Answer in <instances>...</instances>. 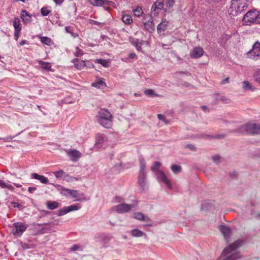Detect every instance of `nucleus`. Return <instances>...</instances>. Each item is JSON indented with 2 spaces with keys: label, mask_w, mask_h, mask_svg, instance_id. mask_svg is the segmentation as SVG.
<instances>
[{
  "label": "nucleus",
  "mask_w": 260,
  "mask_h": 260,
  "mask_svg": "<svg viewBox=\"0 0 260 260\" xmlns=\"http://www.w3.org/2000/svg\"><path fill=\"white\" fill-rule=\"evenodd\" d=\"M244 243V240H238L230 244L224 249L219 260H236L241 258V254L237 250Z\"/></svg>",
  "instance_id": "1"
},
{
  "label": "nucleus",
  "mask_w": 260,
  "mask_h": 260,
  "mask_svg": "<svg viewBox=\"0 0 260 260\" xmlns=\"http://www.w3.org/2000/svg\"><path fill=\"white\" fill-rule=\"evenodd\" d=\"M248 0H232L229 13L232 16H236L245 11L248 6Z\"/></svg>",
  "instance_id": "2"
},
{
  "label": "nucleus",
  "mask_w": 260,
  "mask_h": 260,
  "mask_svg": "<svg viewBox=\"0 0 260 260\" xmlns=\"http://www.w3.org/2000/svg\"><path fill=\"white\" fill-rule=\"evenodd\" d=\"M98 122L105 128H110L112 125V115L107 109H101L96 116Z\"/></svg>",
  "instance_id": "3"
},
{
  "label": "nucleus",
  "mask_w": 260,
  "mask_h": 260,
  "mask_svg": "<svg viewBox=\"0 0 260 260\" xmlns=\"http://www.w3.org/2000/svg\"><path fill=\"white\" fill-rule=\"evenodd\" d=\"M161 166L160 162L156 161L154 162V165L151 167V170L156 173L157 178L160 179L164 183H165L168 188H172V184L169 180L168 179L164 172L162 171H159L158 169Z\"/></svg>",
  "instance_id": "4"
},
{
  "label": "nucleus",
  "mask_w": 260,
  "mask_h": 260,
  "mask_svg": "<svg viewBox=\"0 0 260 260\" xmlns=\"http://www.w3.org/2000/svg\"><path fill=\"white\" fill-rule=\"evenodd\" d=\"M259 12L256 10H251L248 11L244 16L242 21L244 24L250 25L254 23L259 18Z\"/></svg>",
  "instance_id": "5"
},
{
  "label": "nucleus",
  "mask_w": 260,
  "mask_h": 260,
  "mask_svg": "<svg viewBox=\"0 0 260 260\" xmlns=\"http://www.w3.org/2000/svg\"><path fill=\"white\" fill-rule=\"evenodd\" d=\"M247 58L254 61L260 59V43L255 42L252 48L247 53Z\"/></svg>",
  "instance_id": "6"
},
{
  "label": "nucleus",
  "mask_w": 260,
  "mask_h": 260,
  "mask_svg": "<svg viewBox=\"0 0 260 260\" xmlns=\"http://www.w3.org/2000/svg\"><path fill=\"white\" fill-rule=\"evenodd\" d=\"M27 228V225L24 223L17 222L13 224L12 233L14 235L20 237L26 230Z\"/></svg>",
  "instance_id": "7"
},
{
  "label": "nucleus",
  "mask_w": 260,
  "mask_h": 260,
  "mask_svg": "<svg viewBox=\"0 0 260 260\" xmlns=\"http://www.w3.org/2000/svg\"><path fill=\"white\" fill-rule=\"evenodd\" d=\"M134 206L132 204L122 203L113 207L111 210L113 211H116L118 213L121 214L130 211Z\"/></svg>",
  "instance_id": "8"
},
{
  "label": "nucleus",
  "mask_w": 260,
  "mask_h": 260,
  "mask_svg": "<svg viewBox=\"0 0 260 260\" xmlns=\"http://www.w3.org/2000/svg\"><path fill=\"white\" fill-rule=\"evenodd\" d=\"M247 133L255 135L260 134V124L256 123H248L242 126Z\"/></svg>",
  "instance_id": "9"
},
{
  "label": "nucleus",
  "mask_w": 260,
  "mask_h": 260,
  "mask_svg": "<svg viewBox=\"0 0 260 260\" xmlns=\"http://www.w3.org/2000/svg\"><path fill=\"white\" fill-rule=\"evenodd\" d=\"M143 23L146 29L149 32L154 30V25L150 16L145 15L143 16Z\"/></svg>",
  "instance_id": "10"
},
{
  "label": "nucleus",
  "mask_w": 260,
  "mask_h": 260,
  "mask_svg": "<svg viewBox=\"0 0 260 260\" xmlns=\"http://www.w3.org/2000/svg\"><path fill=\"white\" fill-rule=\"evenodd\" d=\"M72 62L74 63L75 68L80 70H82L84 67L88 68L93 67V64L90 63L89 61H85L82 60H80L78 58L73 59Z\"/></svg>",
  "instance_id": "11"
},
{
  "label": "nucleus",
  "mask_w": 260,
  "mask_h": 260,
  "mask_svg": "<svg viewBox=\"0 0 260 260\" xmlns=\"http://www.w3.org/2000/svg\"><path fill=\"white\" fill-rule=\"evenodd\" d=\"M164 0H157L152 5L151 12V13L155 14L159 12L164 8Z\"/></svg>",
  "instance_id": "12"
},
{
  "label": "nucleus",
  "mask_w": 260,
  "mask_h": 260,
  "mask_svg": "<svg viewBox=\"0 0 260 260\" xmlns=\"http://www.w3.org/2000/svg\"><path fill=\"white\" fill-rule=\"evenodd\" d=\"M204 52L202 48L195 47L190 51V55L193 58H197L201 57L203 55Z\"/></svg>",
  "instance_id": "13"
},
{
  "label": "nucleus",
  "mask_w": 260,
  "mask_h": 260,
  "mask_svg": "<svg viewBox=\"0 0 260 260\" xmlns=\"http://www.w3.org/2000/svg\"><path fill=\"white\" fill-rule=\"evenodd\" d=\"M106 144L107 142L105 137L102 134L98 135L95 141V146L98 148H102L106 146Z\"/></svg>",
  "instance_id": "14"
},
{
  "label": "nucleus",
  "mask_w": 260,
  "mask_h": 260,
  "mask_svg": "<svg viewBox=\"0 0 260 260\" xmlns=\"http://www.w3.org/2000/svg\"><path fill=\"white\" fill-rule=\"evenodd\" d=\"M221 233L223 234L225 239L228 241L230 237L231 230L226 226L221 225L219 228Z\"/></svg>",
  "instance_id": "15"
},
{
  "label": "nucleus",
  "mask_w": 260,
  "mask_h": 260,
  "mask_svg": "<svg viewBox=\"0 0 260 260\" xmlns=\"http://www.w3.org/2000/svg\"><path fill=\"white\" fill-rule=\"evenodd\" d=\"M133 217L137 220H140V221H143L148 222L150 221V218L145 216L141 212H136L134 214Z\"/></svg>",
  "instance_id": "16"
},
{
  "label": "nucleus",
  "mask_w": 260,
  "mask_h": 260,
  "mask_svg": "<svg viewBox=\"0 0 260 260\" xmlns=\"http://www.w3.org/2000/svg\"><path fill=\"white\" fill-rule=\"evenodd\" d=\"M31 176L33 178L40 180L42 183L47 184L49 182L47 177L43 175H40L37 173H32Z\"/></svg>",
  "instance_id": "17"
},
{
  "label": "nucleus",
  "mask_w": 260,
  "mask_h": 260,
  "mask_svg": "<svg viewBox=\"0 0 260 260\" xmlns=\"http://www.w3.org/2000/svg\"><path fill=\"white\" fill-rule=\"evenodd\" d=\"M146 174L145 173H140L139 176L138 178V182L140 185L143 188V189H145L146 187Z\"/></svg>",
  "instance_id": "18"
},
{
  "label": "nucleus",
  "mask_w": 260,
  "mask_h": 260,
  "mask_svg": "<svg viewBox=\"0 0 260 260\" xmlns=\"http://www.w3.org/2000/svg\"><path fill=\"white\" fill-rule=\"evenodd\" d=\"M242 87L245 90H250L253 91L256 89V88L252 86L248 81H244L243 82Z\"/></svg>",
  "instance_id": "19"
},
{
  "label": "nucleus",
  "mask_w": 260,
  "mask_h": 260,
  "mask_svg": "<svg viewBox=\"0 0 260 260\" xmlns=\"http://www.w3.org/2000/svg\"><path fill=\"white\" fill-rule=\"evenodd\" d=\"M89 1L90 4L94 6H101L105 5V4H109L110 3H112L111 2H109L108 1H104L103 0H89Z\"/></svg>",
  "instance_id": "20"
},
{
  "label": "nucleus",
  "mask_w": 260,
  "mask_h": 260,
  "mask_svg": "<svg viewBox=\"0 0 260 260\" xmlns=\"http://www.w3.org/2000/svg\"><path fill=\"white\" fill-rule=\"evenodd\" d=\"M46 206L48 209L53 210L57 208L59 206V204L55 201H48L46 203Z\"/></svg>",
  "instance_id": "21"
},
{
  "label": "nucleus",
  "mask_w": 260,
  "mask_h": 260,
  "mask_svg": "<svg viewBox=\"0 0 260 260\" xmlns=\"http://www.w3.org/2000/svg\"><path fill=\"white\" fill-rule=\"evenodd\" d=\"M38 62V63L39 64V65L41 66V67L43 69H44L45 70H47V71L50 70L51 68V65L50 63L47 62H44L41 60H39Z\"/></svg>",
  "instance_id": "22"
},
{
  "label": "nucleus",
  "mask_w": 260,
  "mask_h": 260,
  "mask_svg": "<svg viewBox=\"0 0 260 260\" xmlns=\"http://www.w3.org/2000/svg\"><path fill=\"white\" fill-rule=\"evenodd\" d=\"M21 17L24 22H29L31 21V16L27 13V12L25 10H23L22 11Z\"/></svg>",
  "instance_id": "23"
},
{
  "label": "nucleus",
  "mask_w": 260,
  "mask_h": 260,
  "mask_svg": "<svg viewBox=\"0 0 260 260\" xmlns=\"http://www.w3.org/2000/svg\"><path fill=\"white\" fill-rule=\"evenodd\" d=\"M106 83L103 81V79H98L96 81L92 84V86L96 88H102L105 86Z\"/></svg>",
  "instance_id": "24"
},
{
  "label": "nucleus",
  "mask_w": 260,
  "mask_h": 260,
  "mask_svg": "<svg viewBox=\"0 0 260 260\" xmlns=\"http://www.w3.org/2000/svg\"><path fill=\"white\" fill-rule=\"evenodd\" d=\"M131 234L133 237H141L144 235V233L143 231L138 229H135L132 230L131 231Z\"/></svg>",
  "instance_id": "25"
},
{
  "label": "nucleus",
  "mask_w": 260,
  "mask_h": 260,
  "mask_svg": "<svg viewBox=\"0 0 260 260\" xmlns=\"http://www.w3.org/2000/svg\"><path fill=\"white\" fill-rule=\"evenodd\" d=\"M13 25L15 28V30L17 31H20L21 30V24L19 19L17 17L14 18L13 22Z\"/></svg>",
  "instance_id": "26"
},
{
  "label": "nucleus",
  "mask_w": 260,
  "mask_h": 260,
  "mask_svg": "<svg viewBox=\"0 0 260 260\" xmlns=\"http://www.w3.org/2000/svg\"><path fill=\"white\" fill-rule=\"evenodd\" d=\"M168 24L167 20H162V22L158 24L157 27L158 32H160L161 31H164Z\"/></svg>",
  "instance_id": "27"
},
{
  "label": "nucleus",
  "mask_w": 260,
  "mask_h": 260,
  "mask_svg": "<svg viewBox=\"0 0 260 260\" xmlns=\"http://www.w3.org/2000/svg\"><path fill=\"white\" fill-rule=\"evenodd\" d=\"M122 20L126 24H130L133 22L132 16L128 14L123 15L122 17Z\"/></svg>",
  "instance_id": "28"
},
{
  "label": "nucleus",
  "mask_w": 260,
  "mask_h": 260,
  "mask_svg": "<svg viewBox=\"0 0 260 260\" xmlns=\"http://www.w3.org/2000/svg\"><path fill=\"white\" fill-rule=\"evenodd\" d=\"M253 76L255 82L260 84V69L254 71Z\"/></svg>",
  "instance_id": "29"
},
{
  "label": "nucleus",
  "mask_w": 260,
  "mask_h": 260,
  "mask_svg": "<svg viewBox=\"0 0 260 260\" xmlns=\"http://www.w3.org/2000/svg\"><path fill=\"white\" fill-rule=\"evenodd\" d=\"M95 62L102 64L104 67L106 68L109 66V61L108 60L98 59Z\"/></svg>",
  "instance_id": "30"
},
{
  "label": "nucleus",
  "mask_w": 260,
  "mask_h": 260,
  "mask_svg": "<svg viewBox=\"0 0 260 260\" xmlns=\"http://www.w3.org/2000/svg\"><path fill=\"white\" fill-rule=\"evenodd\" d=\"M133 12L135 16L137 17H140L143 13V11L140 7H137L136 9H134Z\"/></svg>",
  "instance_id": "31"
},
{
  "label": "nucleus",
  "mask_w": 260,
  "mask_h": 260,
  "mask_svg": "<svg viewBox=\"0 0 260 260\" xmlns=\"http://www.w3.org/2000/svg\"><path fill=\"white\" fill-rule=\"evenodd\" d=\"M68 212H71L73 211H77L81 208V206L80 204L78 205H72L70 206L67 207Z\"/></svg>",
  "instance_id": "32"
},
{
  "label": "nucleus",
  "mask_w": 260,
  "mask_h": 260,
  "mask_svg": "<svg viewBox=\"0 0 260 260\" xmlns=\"http://www.w3.org/2000/svg\"><path fill=\"white\" fill-rule=\"evenodd\" d=\"M69 213L67 207H64L57 211V215L58 216H63Z\"/></svg>",
  "instance_id": "33"
},
{
  "label": "nucleus",
  "mask_w": 260,
  "mask_h": 260,
  "mask_svg": "<svg viewBox=\"0 0 260 260\" xmlns=\"http://www.w3.org/2000/svg\"><path fill=\"white\" fill-rule=\"evenodd\" d=\"M140 173H145L144 170L145 169V161L144 158L140 159Z\"/></svg>",
  "instance_id": "34"
},
{
  "label": "nucleus",
  "mask_w": 260,
  "mask_h": 260,
  "mask_svg": "<svg viewBox=\"0 0 260 260\" xmlns=\"http://www.w3.org/2000/svg\"><path fill=\"white\" fill-rule=\"evenodd\" d=\"M41 41L43 44L47 45H50V44L51 43V40L50 38L46 37H43L41 38Z\"/></svg>",
  "instance_id": "35"
},
{
  "label": "nucleus",
  "mask_w": 260,
  "mask_h": 260,
  "mask_svg": "<svg viewBox=\"0 0 260 260\" xmlns=\"http://www.w3.org/2000/svg\"><path fill=\"white\" fill-rule=\"evenodd\" d=\"M171 170L174 173L176 174L181 171V167L180 166L174 165L172 166Z\"/></svg>",
  "instance_id": "36"
},
{
  "label": "nucleus",
  "mask_w": 260,
  "mask_h": 260,
  "mask_svg": "<svg viewBox=\"0 0 260 260\" xmlns=\"http://www.w3.org/2000/svg\"><path fill=\"white\" fill-rule=\"evenodd\" d=\"M69 154L75 158H79L81 156L80 152L76 150L70 151Z\"/></svg>",
  "instance_id": "37"
},
{
  "label": "nucleus",
  "mask_w": 260,
  "mask_h": 260,
  "mask_svg": "<svg viewBox=\"0 0 260 260\" xmlns=\"http://www.w3.org/2000/svg\"><path fill=\"white\" fill-rule=\"evenodd\" d=\"M69 196L72 197L73 198H77L79 197V192L78 190L71 189V191H69Z\"/></svg>",
  "instance_id": "38"
},
{
  "label": "nucleus",
  "mask_w": 260,
  "mask_h": 260,
  "mask_svg": "<svg viewBox=\"0 0 260 260\" xmlns=\"http://www.w3.org/2000/svg\"><path fill=\"white\" fill-rule=\"evenodd\" d=\"M71 189L63 187L61 189L60 193L64 196H69L70 192Z\"/></svg>",
  "instance_id": "39"
},
{
  "label": "nucleus",
  "mask_w": 260,
  "mask_h": 260,
  "mask_svg": "<svg viewBox=\"0 0 260 260\" xmlns=\"http://www.w3.org/2000/svg\"><path fill=\"white\" fill-rule=\"evenodd\" d=\"M41 13L43 16H46L50 13V11L47 7H43L41 10Z\"/></svg>",
  "instance_id": "40"
},
{
  "label": "nucleus",
  "mask_w": 260,
  "mask_h": 260,
  "mask_svg": "<svg viewBox=\"0 0 260 260\" xmlns=\"http://www.w3.org/2000/svg\"><path fill=\"white\" fill-rule=\"evenodd\" d=\"M53 173L57 178L61 177L63 176L64 174H65V172L62 170H60L58 171H55L53 172Z\"/></svg>",
  "instance_id": "41"
},
{
  "label": "nucleus",
  "mask_w": 260,
  "mask_h": 260,
  "mask_svg": "<svg viewBox=\"0 0 260 260\" xmlns=\"http://www.w3.org/2000/svg\"><path fill=\"white\" fill-rule=\"evenodd\" d=\"M83 54V52L82 50L80 49L78 47L76 48V51L74 52V55L76 57H79Z\"/></svg>",
  "instance_id": "42"
},
{
  "label": "nucleus",
  "mask_w": 260,
  "mask_h": 260,
  "mask_svg": "<svg viewBox=\"0 0 260 260\" xmlns=\"http://www.w3.org/2000/svg\"><path fill=\"white\" fill-rule=\"evenodd\" d=\"M105 237V236L103 234H99L95 236V240L96 242H100L103 241Z\"/></svg>",
  "instance_id": "43"
},
{
  "label": "nucleus",
  "mask_w": 260,
  "mask_h": 260,
  "mask_svg": "<svg viewBox=\"0 0 260 260\" xmlns=\"http://www.w3.org/2000/svg\"><path fill=\"white\" fill-rule=\"evenodd\" d=\"M144 93L146 95L152 96L156 95L154 94V91L152 89H147L144 91Z\"/></svg>",
  "instance_id": "44"
},
{
  "label": "nucleus",
  "mask_w": 260,
  "mask_h": 260,
  "mask_svg": "<svg viewBox=\"0 0 260 260\" xmlns=\"http://www.w3.org/2000/svg\"><path fill=\"white\" fill-rule=\"evenodd\" d=\"M70 250L71 251H74L79 250H82V249L79 245L75 244V245H74L73 246H72L70 248Z\"/></svg>",
  "instance_id": "45"
},
{
  "label": "nucleus",
  "mask_w": 260,
  "mask_h": 260,
  "mask_svg": "<svg viewBox=\"0 0 260 260\" xmlns=\"http://www.w3.org/2000/svg\"><path fill=\"white\" fill-rule=\"evenodd\" d=\"M157 117H158L159 120H162L166 123H168V121L166 120V117H165V116L164 115H163L162 114H158L157 115Z\"/></svg>",
  "instance_id": "46"
},
{
  "label": "nucleus",
  "mask_w": 260,
  "mask_h": 260,
  "mask_svg": "<svg viewBox=\"0 0 260 260\" xmlns=\"http://www.w3.org/2000/svg\"><path fill=\"white\" fill-rule=\"evenodd\" d=\"M134 43L137 50L140 51L141 50V44L138 42V40H136Z\"/></svg>",
  "instance_id": "47"
},
{
  "label": "nucleus",
  "mask_w": 260,
  "mask_h": 260,
  "mask_svg": "<svg viewBox=\"0 0 260 260\" xmlns=\"http://www.w3.org/2000/svg\"><path fill=\"white\" fill-rule=\"evenodd\" d=\"M174 0H167L166 5L169 8H171L173 6Z\"/></svg>",
  "instance_id": "48"
},
{
  "label": "nucleus",
  "mask_w": 260,
  "mask_h": 260,
  "mask_svg": "<svg viewBox=\"0 0 260 260\" xmlns=\"http://www.w3.org/2000/svg\"><path fill=\"white\" fill-rule=\"evenodd\" d=\"M212 159L214 162L218 163L220 159V157L218 155H215L212 157Z\"/></svg>",
  "instance_id": "49"
},
{
  "label": "nucleus",
  "mask_w": 260,
  "mask_h": 260,
  "mask_svg": "<svg viewBox=\"0 0 260 260\" xmlns=\"http://www.w3.org/2000/svg\"><path fill=\"white\" fill-rule=\"evenodd\" d=\"M187 147L189 149L193 150V151L197 150L196 147L192 144H188L187 145Z\"/></svg>",
  "instance_id": "50"
},
{
  "label": "nucleus",
  "mask_w": 260,
  "mask_h": 260,
  "mask_svg": "<svg viewBox=\"0 0 260 260\" xmlns=\"http://www.w3.org/2000/svg\"><path fill=\"white\" fill-rule=\"evenodd\" d=\"M8 183H6V182H4L2 180H0V187L3 188H6V186Z\"/></svg>",
  "instance_id": "51"
},
{
  "label": "nucleus",
  "mask_w": 260,
  "mask_h": 260,
  "mask_svg": "<svg viewBox=\"0 0 260 260\" xmlns=\"http://www.w3.org/2000/svg\"><path fill=\"white\" fill-rule=\"evenodd\" d=\"M12 204L13 205V207L18 208H20V207L21 206V205L17 202H12Z\"/></svg>",
  "instance_id": "52"
},
{
  "label": "nucleus",
  "mask_w": 260,
  "mask_h": 260,
  "mask_svg": "<svg viewBox=\"0 0 260 260\" xmlns=\"http://www.w3.org/2000/svg\"><path fill=\"white\" fill-rule=\"evenodd\" d=\"M37 188L35 187H28V190L30 193H32L34 191L36 190Z\"/></svg>",
  "instance_id": "53"
},
{
  "label": "nucleus",
  "mask_w": 260,
  "mask_h": 260,
  "mask_svg": "<svg viewBox=\"0 0 260 260\" xmlns=\"http://www.w3.org/2000/svg\"><path fill=\"white\" fill-rule=\"evenodd\" d=\"M20 31H17L15 30L14 36H15L16 40H18V39L19 37V35H20Z\"/></svg>",
  "instance_id": "54"
},
{
  "label": "nucleus",
  "mask_w": 260,
  "mask_h": 260,
  "mask_svg": "<svg viewBox=\"0 0 260 260\" xmlns=\"http://www.w3.org/2000/svg\"><path fill=\"white\" fill-rule=\"evenodd\" d=\"M6 188H8L11 190H13L14 189V187L10 184H7L6 186Z\"/></svg>",
  "instance_id": "55"
},
{
  "label": "nucleus",
  "mask_w": 260,
  "mask_h": 260,
  "mask_svg": "<svg viewBox=\"0 0 260 260\" xmlns=\"http://www.w3.org/2000/svg\"><path fill=\"white\" fill-rule=\"evenodd\" d=\"M136 54L134 52L131 53L129 54V57L130 58H134L136 57Z\"/></svg>",
  "instance_id": "56"
},
{
  "label": "nucleus",
  "mask_w": 260,
  "mask_h": 260,
  "mask_svg": "<svg viewBox=\"0 0 260 260\" xmlns=\"http://www.w3.org/2000/svg\"><path fill=\"white\" fill-rule=\"evenodd\" d=\"M229 81V78H226L222 81V84H224L226 83H228Z\"/></svg>",
  "instance_id": "57"
},
{
  "label": "nucleus",
  "mask_w": 260,
  "mask_h": 260,
  "mask_svg": "<svg viewBox=\"0 0 260 260\" xmlns=\"http://www.w3.org/2000/svg\"><path fill=\"white\" fill-rule=\"evenodd\" d=\"M65 29H66V31L67 32L71 33V27H70V26H66L65 27Z\"/></svg>",
  "instance_id": "58"
},
{
  "label": "nucleus",
  "mask_w": 260,
  "mask_h": 260,
  "mask_svg": "<svg viewBox=\"0 0 260 260\" xmlns=\"http://www.w3.org/2000/svg\"><path fill=\"white\" fill-rule=\"evenodd\" d=\"M220 100L221 101H223V102H225V103H228V101H229L228 99H225L224 98V97H223V96L221 97V98H220Z\"/></svg>",
  "instance_id": "59"
},
{
  "label": "nucleus",
  "mask_w": 260,
  "mask_h": 260,
  "mask_svg": "<svg viewBox=\"0 0 260 260\" xmlns=\"http://www.w3.org/2000/svg\"><path fill=\"white\" fill-rule=\"evenodd\" d=\"M53 1L56 4H60L63 2V0H53Z\"/></svg>",
  "instance_id": "60"
},
{
  "label": "nucleus",
  "mask_w": 260,
  "mask_h": 260,
  "mask_svg": "<svg viewBox=\"0 0 260 260\" xmlns=\"http://www.w3.org/2000/svg\"><path fill=\"white\" fill-rule=\"evenodd\" d=\"M224 137V135H217L215 137V138L221 139Z\"/></svg>",
  "instance_id": "61"
},
{
  "label": "nucleus",
  "mask_w": 260,
  "mask_h": 260,
  "mask_svg": "<svg viewBox=\"0 0 260 260\" xmlns=\"http://www.w3.org/2000/svg\"><path fill=\"white\" fill-rule=\"evenodd\" d=\"M26 43V41L25 40H22L20 43V45L21 46H23L24 45V44H25Z\"/></svg>",
  "instance_id": "62"
},
{
  "label": "nucleus",
  "mask_w": 260,
  "mask_h": 260,
  "mask_svg": "<svg viewBox=\"0 0 260 260\" xmlns=\"http://www.w3.org/2000/svg\"><path fill=\"white\" fill-rule=\"evenodd\" d=\"M22 247H23V249H28L29 248V247L26 244H24V245H23Z\"/></svg>",
  "instance_id": "63"
},
{
  "label": "nucleus",
  "mask_w": 260,
  "mask_h": 260,
  "mask_svg": "<svg viewBox=\"0 0 260 260\" xmlns=\"http://www.w3.org/2000/svg\"><path fill=\"white\" fill-rule=\"evenodd\" d=\"M202 109L204 110V111L208 109L207 107L206 106H202Z\"/></svg>",
  "instance_id": "64"
}]
</instances>
